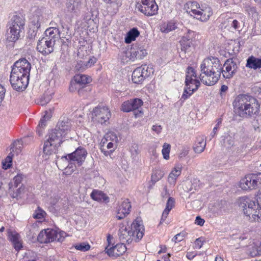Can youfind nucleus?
I'll list each match as a JSON object with an SVG mask.
<instances>
[{
  "label": "nucleus",
  "instance_id": "f257e3e1",
  "mask_svg": "<svg viewBox=\"0 0 261 261\" xmlns=\"http://www.w3.org/2000/svg\"><path fill=\"white\" fill-rule=\"evenodd\" d=\"M199 79L207 86H213L218 82L221 74L225 79H230L236 73L238 66L232 59H228L222 66L218 58L210 57L205 58L200 65Z\"/></svg>",
  "mask_w": 261,
  "mask_h": 261
},
{
  "label": "nucleus",
  "instance_id": "f03ea898",
  "mask_svg": "<svg viewBox=\"0 0 261 261\" xmlns=\"http://www.w3.org/2000/svg\"><path fill=\"white\" fill-rule=\"evenodd\" d=\"M235 114L243 118H250L257 115L260 105L255 97L248 94L238 95L233 102Z\"/></svg>",
  "mask_w": 261,
  "mask_h": 261
},
{
  "label": "nucleus",
  "instance_id": "7ed1b4c3",
  "mask_svg": "<svg viewBox=\"0 0 261 261\" xmlns=\"http://www.w3.org/2000/svg\"><path fill=\"white\" fill-rule=\"evenodd\" d=\"M127 222L121 223L119 225L118 236L120 240L123 243H130L133 240L138 242L143 236L144 229L141 221L137 218L132 224L130 230L127 228Z\"/></svg>",
  "mask_w": 261,
  "mask_h": 261
},
{
  "label": "nucleus",
  "instance_id": "20e7f679",
  "mask_svg": "<svg viewBox=\"0 0 261 261\" xmlns=\"http://www.w3.org/2000/svg\"><path fill=\"white\" fill-rule=\"evenodd\" d=\"M24 24L25 20L22 15H14L9 23V28L6 33L7 40L12 43L18 40L20 38Z\"/></svg>",
  "mask_w": 261,
  "mask_h": 261
},
{
  "label": "nucleus",
  "instance_id": "39448f33",
  "mask_svg": "<svg viewBox=\"0 0 261 261\" xmlns=\"http://www.w3.org/2000/svg\"><path fill=\"white\" fill-rule=\"evenodd\" d=\"M70 130V126L66 121H62L57 124L56 128L49 131L46 136V141H49L55 147H59L62 143V138L68 131Z\"/></svg>",
  "mask_w": 261,
  "mask_h": 261
},
{
  "label": "nucleus",
  "instance_id": "423d86ee",
  "mask_svg": "<svg viewBox=\"0 0 261 261\" xmlns=\"http://www.w3.org/2000/svg\"><path fill=\"white\" fill-rule=\"evenodd\" d=\"M91 81V78L86 75L76 74L70 82L69 90L72 92L77 91L79 95H84L85 92L90 90L89 87L86 85Z\"/></svg>",
  "mask_w": 261,
  "mask_h": 261
},
{
  "label": "nucleus",
  "instance_id": "0eeeda50",
  "mask_svg": "<svg viewBox=\"0 0 261 261\" xmlns=\"http://www.w3.org/2000/svg\"><path fill=\"white\" fill-rule=\"evenodd\" d=\"M143 103V101L141 99L137 98L130 99L123 102L121 110L127 113L133 111L136 118L141 117L143 115L141 110Z\"/></svg>",
  "mask_w": 261,
  "mask_h": 261
},
{
  "label": "nucleus",
  "instance_id": "6e6552de",
  "mask_svg": "<svg viewBox=\"0 0 261 261\" xmlns=\"http://www.w3.org/2000/svg\"><path fill=\"white\" fill-rule=\"evenodd\" d=\"M190 7L191 8H189V10L187 11L189 14L191 16L193 15L195 18L201 21H207L212 15L210 8L201 9L196 2H192Z\"/></svg>",
  "mask_w": 261,
  "mask_h": 261
},
{
  "label": "nucleus",
  "instance_id": "1a4fd4ad",
  "mask_svg": "<svg viewBox=\"0 0 261 261\" xmlns=\"http://www.w3.org/2000/svg\"><path fill=\"white\" fill-rule=\"evenodd\" d=\"M136 9L146 16H152L157 13L158 6L154 0H137Z\"/></svg>",
  "mask_w": 261,
  "mask_h": 261
},
{
  "label": "nucleus",
  "instance_id": "9d476101",
  "mask_svg": "<svg viewBox=\"0 0 261 261\" xmlns=\"http://www.w3.org/2000/svg\"><path fill=\"white\" fill-rule=\"evenodd\" d=\"M154 72L153 69L147 66L143 65L136 68L132 73V81L135 84H141L144 80L149 77Z\"/></svg>",
  "mask_w": 261,
  "mask_h": 261
},
{
  "label": "nucleus",
  "instance_id": "9b49d317",
  "mask_svg": "<svg viewBox=\"0 0 261 261\" xmlns=\"http://www.w3.org/2000/svg\"><path fill=\"white\" fill-rule=\"evenodd\" d=\"M92 115L93 119L99 123L103 124L109 120L111 112L107 107L98 106L93 109Z\"/></svg>",
  "mask_w": 261,
  "mask_h": 261
},
{
  "label": "nucleus",
  "instance_id": "f8f14e48",
  "mask_svg": "<svg viewBox=\"0 0 261 261\" xmlns=\"http://www.w3.org/2000/svg\"><path fill=\"white\" fill-rule=\"evenodd\" d=\"M50 211L56 215L66 214L68 208V203L66 199H59L58 197L50 201Z\"/></svg>",
  "mask_w": 261,
  "mask_h": 261
},
{
  "label": "nucleus",
  "instance_id": "ddd939ff",
  "mask_svg": "<svg viewBox=\"0 0 261 261\" xmlns=\"http://www.w3.org/2000/svg\"><path fill=\"white\" fill-rule=\"evenodd\" d=\"M87 151L82 147H78L74 152L65 156L67 160L76 162L78 166H81L86 159Z\"/></svg>",
  "mask_w": 261,
  "mask_h": 261
},
{
  "label": "nucleus",
  "instance_id": "4468645a",
  "mask_svg": "<svg viewBox=\"0 0 261 261\" xmlns=\"http://www.w3.org/2000/svg\"><path fill=\"white\" fill-rule=\"evenodd\" d=\"M55 44V43L53 41L43 37L41 39L39 40L37 45V49L42 55H48L54 51Z\"/></svg>",
  "mask_w": 261,
  "mask_h": 261
},
{
  "label": "nucleus",
  "instance_id": "2eb2a0df",
  "mask_svg": "<svg viewBox=\"0 0 261 261\" xmlns=\"http://www.w3.org/2000/svg\"><path fill=\"white\" fill-rule=\"evenodd\" d=\"M238 205L240 207H244L248 205V208L243 209L244 214L250 213V212L252 211H255L254 208L259 207L257 203H256L255 201L247 197H241L238 199Z\"/></svg>",
  "mask_w": 261,
  "mask_h": 261
},
{
  "label": "nucleus",
  "instance_id": "dca6fc26",
  "mask_svg": "<svg viewBox=\"0 0 261 261\" xmlns=\"http://www.w3.org/2000/svg\"><path fill=\"white\" fill-rule=\"evenodd\" d=\"M189 77L190 76H188V78L185 80L186 88H185L184 92L180 98V100L182 102H184L185 100L191 96L193 92L195 91L199 86V83L195 81H192V82H194V84H196L195 85H194L193 87L190 85L189 83L191 82V80L190 79Z\"/></svg>",
  "mask_w": 261,
  "mask_h": 261
},
{
  "label": "nucleus",
  "instance_id": "f3484780",
  "mask_svg": "<svg viewBox=\"0 0 261 261\" xmlns=\"http://www.w3.org/2000/svg\"><path fill=\"white\" fill-rule=\"evenodd\" d=\"M106 252L109 256L115 258L122 255L126 251V247L124 243L118 244L115 246L109 248L107 247L105 249Z\"/></svg>",
  "mask_w": 261,
  "mask_h": 261
},
{
  "label": "nucleus",
  "instance_id": "a211bd4d",
  "mask_svg": "<svg viewBox=\"0 0 261 261\" xmlns=\"http://www.w3.org/2000/svg\"><path fill=\"white\" fill-rule=\"evenodd\" d=\"M10 82L12 88L17 91L24 90L29 84V80L25 76L23 79L10 77Z\"/></svg>",
  "mask_w": 261,
  "mask_h": 261
},
{
  "label": "nucleus",
  "instance_id": "6ab92c4d",
  "mask_svg": "<svg viewBox=\"0 0 261 261\" xmlns=\"http://www.w3.org/2000/svg\"><path fill=\"white\" fill-rule=\"evenodd\" d=\"M240 187L244 190H252L257 188L252 174L247 175L240 180Z\"/></svg>",
  "mask_w": 261,
  "mask_h": 261
},
{
  "label": "nucleus",
  "instance_id": "aec40b11",
  "mask_svg": "<svg viewBox=\"0 0 261 261\" xmlns=\"http://www.w3.org/2000/svg\"><path fill=\"white\" fill-rule=\"evenodd\" d=\"M131 205L128 199L124 200L117 209L116 218L118 220H121L129 214Z\"/></svg>",
  "mask_w": 261,
  "mask_h": 261
},
{
  "label": "nucleus",
  "instance_id": "412c9836",
  "mask_svg": "<svg viewBox=\"0 0 261 261\" xmlns=\"http://www.w3.org/2000/svg\"><path fill=\"white\" fill-rule=\"evenodd\" d=\"M194 32L188 30L187 33L182 37L180 41L182 50L186 51L191 46L194 39Z\"/></svg>",
  "mask_w": 261,
  "mask_h": 261
},
{
  "label": "nucleus",
  "instance_id": "4be33fe9",
  "mask_svg": "<svg viewBox=\"0 0 261 261\" xmlns=\"http://www.w3.org/2000/svg\"><path fill=\"white\" fill-rule=\"evenodd\" d=\"M45 36L43 38L53 41L54 43L60 37V31L55 27H51L45 31Z\"/></svg>",
  "mask_w": 261,
  "mask_h": 261
},
{
  "label": "nucleus",
  "instance_id": "5701e85b",
  "mask_svg": "<svg viewBox=\"0 0 261 261\" xmlns=\"http://www.w3.org/2000/svg\"><path fill=\"white\" fill-rule=\"evenodd\" d=\"M59 37L62 40L63 45H68V44L70 42L72 38L71 32L68 25H62V30L60 31Z\"/></svg>",
  "mask_w": 261,
  "mask_h": 261
},
{
  "label": "nucleus",
  "instance_id": "b1692460",
  "mask_svg": "<svg viewBox=\"0 0 261 261\" xmlns=\"http://www.w3.org/2000/svg\"><path fill=\"white\" fill-rule=\"evenodd\" d=\"M8 237L15 249L19 251L22 248V242L19 234L15 232H10L9 233Z\"/></svg>",
  "mask_w": 261,
  "mask_h": 261
},
{
  "label": "nucleus",
  "instance_id": "393cba45",
  "mask_svg": "<svg viewBox=\"0 0 261 261\" xmlns=\"http://www.w3.org/2000/svg\"><path fill=\"white\" fill-rule=\"evenodd\" d=\"M130 49L135 60L142 59L147 55L146 50L142 46L134 45Z\"/></svg>",
  "mask_w": 261,
  "mask_h": 261
},
{
  "label": "nucleus",
  "instance_id": "a878e982",
  "mask_svg": "<svg viewBox=\"0 0 261 261\" xmlns=\"http://www.w3.org/2000/svg\"><path fill=\"white\" fill-rule=\"evenodd\" d=\"M246 67L253 70L260 69L261 58H256L253 56L249 57L246 60Z\"/></svg>",
  "mask_w": 261,
  "mask_h": 261
},
{
  "label": "nucleus",
  "instance_id": "bb28decb",
  "mask_svg": "<svg viewBox=\"0 0 261 261\" xmlns=\"http://www.w3.org/2000/svg\"><path fill=\"white\" fill-rule=\"evenodd\" d=\"M255 211L250 212V213L244 214L247 217V219L251 222L261 221V208L255 207Z\"/></svg>",
  "mask_w": 261,
  "mask_h": 261
},
{
  "label": "nucleus",
  "instance_id": "cd10ccee",
  "mask_svg": "<svg viewBox=\"0 0 261 261\" xmlns=\"http://www.w3.org/2000/svg\"><path fill=\"white\" fill-rule=\"evenodd\" d=\"M12 67L18 68V69L24 72H30L31 65L27 59L22 58L17 61Z\"/></svg>",
  "mask_w": 261,
  "mask_h": 261
},
{
  "label": "nucleus",
  "instance_id": "c85d7f7f",
  "mask_svg": "<svg viewBox=\"0 0 261 261\" xmlns=\"http://www.w3.org/2000/svg\"><path fill=\"white\" fill-rule=\"evenodd\" d=\"M178 24L174 21H170L167 23H163L159 27L160 30L163 33L167 34L176 29Z\"/></svg>",
  "mask_w": 261,
  "mask_h": 261
},
{
  "label": "nucleus",
  "instance_id": "c756f323",
  "mask_svg": "<svg viewBox=\"0 0 261 261\" xmlns=\"http://www.w3.org/2000/svg\"><path fill=\"white\" fill-rule=\"evenodd\" d=\"M41 17L39 15H34L32 17L31 21L33 29V33L31 34L32 37L36 36L38 30L41 26Z\"/></svg>",
  "mask_w": 261,
  "mask_h": 261
},
{
  "label": "nucleus",
  "instance_id": "7c9ffc66",
  "mask_svg": "<svg viewBox=\"0 0 261 261\" xmlns=\"http://www.w3.org/2000/svg\"><path fill=\"white\" fill-rule=\"evenodd\" d=\"M91 198L96 201L99 202H108L109 198L104 193L99 191H93L91 194Z\"/></svg>",
  "mask_w": 261,
  "mask_h": 261
},
{
  "label": "nucleus",
  "instance_id": "2f4dec72",
  "mask_svg": "<svg viewBox=\"0 0 261 261\" xmlns=\"http://www.w3.org/2000/svg\"><path fill=\"white\" fill-rule=\"evenodd\" d=\"M206 146V141L203 137L197 138L196 141L193 147L196 153H200L203 152Z\"/></svg>",
  "mask_w": 261,
  "mask_h": 261
},
{
  "label": "nucleus",
  "instance_id": "473e14b6",
  "mask_svg": "<svg viewBox=\"0 0 261 261\" xmlns=\"http://www.w3.org/2000/svg\"><path fill=\"white\" fill-rule=\"evenodd\" d=\"M120 59L123 64H127L130 61H135L131 49L122 51L120 55Z\"/></svg>",
  "mask_w": 261,
  "mask_h": 261
},
{
  "label": "nucleus",
  "instance_id": "72a5a7b5",
  "mask_svg": "<svg viewBox=\"0 0 261 261\" xmlns=\"http://www.w3.org/2000/svg\"><path fill=\"white\" fill-rule=\"evenodd\" d=\"M24 76L29 80L30 72H24L18 69V68L12 67L10 77L23 79Z\"/></svg>",
  "mask_w": 261,
  "mask_h": 261
},
{
  "label": "nucleus",
  "instance_id": "f704fd0d",
  "mask_svg": "<svg viewBox=\"0 0 261 261\" xmlns=\"http://www.w3.org/2000/svg\"><path fill=\"white\" fill-rule=\"evenodd\" d=\"M140 34L139 31L137 28L132 29L127 33L125 37V42L126 43H130L134 41L136 38L139 36Z\"/></svg>",
  "mask_w": 261,
  "mask_h": 261
},
{
  "label": "nucleus",
  "instance_id": "c9c22d12",
  "mask_svg": "<svg viewBox=\"0 0 261 261\" xmlns=\"http://www.w3.org/2000/svg\"><path fill=\"white\" fill-rule=\"evenodd\" d=\"M244 9L245 12L247 13L248 17L254 20L257 18L258 12L255 7L249 4H246L244 7Z\"/></svg>",
  "mask_w": 261,
  "mask_h": 261
},
{
  "label": "nucleus",
  "instance_id": "e433bc0d",
  "mask_svg": "<svg viewBox=\"0 0 261 261\" xmlns=\"http://www.w3.org/2000/svg\"><path fill=\"white\" fill-rule=\"evenodd\" d=\"M222 143L223 146L230 148L234 144V138L232 136H230L229 133H225L222 136Z\"/></svg>",
  "mask_w": 261,
  "mask_h": 261
},
{
  "label": "nucleus",
  "instance_id": "4c0bfd02",
  "mask_svg": "<svg viewBox=\"0 0 261 261\" xmlns=\"http://www.w3.org/2000/svg\"><path fill=\"white\" fill-rule=\"evenodd\" d=\"M181 168L179 166L175 167L171 172L168 176V181L170 183H174L176 178L181 174Z\"/></svg>",
  "mask_w": 261,
  "mask_h": 261
},
{
  "label": "nucleus",
  "instance_id": "58836bf2",
  "mask_svg": "<svg viewBox=\"0 0 261 261\" xmlns=\"http://www.w3.org/2000/svg\"><path fill=\"white\" fill-rule=\"evenodd\" d=\"M188 76H190L189 78L190 80H191V82H190L189 83V84L190 85H191L193 87L194 85H196V84H194V82H192V81H197V82H198L200 84L199 80L196 79V77H197V75H196L195 71L193 67L189 66L187 68L186 80L187 79V78H188Z\"/></svg>",
  "mask_w": 261,
  "mask_h": 261
},
{
  "label": "nucleus",
  "instance_id": "ea45409f",
  "mask_svg": "<svg viewBox=\"0 0 261 261\" xmlns=\"http://www.w3.org/2000/svg\"><path fill=\"white\" fill-rule=\"evenodd\" d=\"M52 113L53 111L51 109L45 111V114L39 121V124L38 125V127L43 128L44 126H45L46 122L49 120L52 116Z\"/></svg>",
  "mask_w": 261,
  "mask_h": 261
},
{
  "label": "nucleus",
  "instance_id": "a19ab883",
  "mask_svg": "<svg viewBox=\"0 0 261 261\" xmlns=\"http://www.w3.org/2000/svg\"><path fill=\"white\" fill-rule=\"evenodd\" d=\"M22 147V141L21 140H17L15 141L11 145V152H15L16 154H18L21 150Z\"/></svg>",
  "mask_w": 261,
  "mask_h": 261
},
{
  "label": "nucleus",
  "instance_id": "79ce46f5",
  "mask_svg": "<svg viewBox=\"0 0 261 261\" xmlns=\"http://www.w3.org/2000/svg\"><path fill=\"white\" fill-rule=\"evenodd\" d=\"M81 6V0H69L67 7L71 11H76L80 9Z\"/></svg>",
  "mask_w": 261,
  "mask_h": 261
},
{
  "label": "nucleus",
  "instance_id": "37998d69",
  "mask_svg": "<svg viewBox=\"0 0 261 261\" xmlns=\"http://www.w3.org/2000/svg\"><path fill=\"white\" fill-rule=\"evenodd\" d=\"M56 147L51 142L46 140L43 146V152L47 155L50 154Z\"/></svg>",
  "mask_w": 261,
  "mask_h": 261
},
{
  "label": "nucleus",
  "instance_id": "c03bdc74",
  "mask_svg": "<svg viewBox=\"0 0 261 261\" xmlns=\"http://www.w3.org/2000/svg\"><path fill=\"white\" fill-rule=\"evenodd\" d=\"M47 234L46 229L43 230L40 232L37 240L40 243H47L49 242V239L47 240Z\"/></svg>",
  "mask_w": 261,
  "mask_h": 261
},
{
  "label": "nucleus",
  "instance_id": "a18cd8bd",
  "mask_svg": "<svg viewBox=\"0 0 261 261\" xmlns=\"http://www.w3.org/2000/svg\"><path fill=\"white\" fill-rule=\"evenodd\" d=\"M188 185L191 186L190 188L189 189V191L194 192L193 190H198L200 188L201 184L199 179L194 178L192 181L189 182Z\"/></svg>",
  "mask_w": 261,
  "mask_h": 261
},
{
  "label": "nucleus",
  "instance_id": "49530a36",
  "mask_svg": "<svg viewBox=\"0 0 261 261\" xmlns=\"http://www.w3.org/2000/svg\"><path fill=\"white\" fill-rule=\"evenodd\" d=\"M163 171L160 170H155L151 175V181L153 183L160 180L164 176Z\"/></svg>",
  "mask_w": 261,
  "mask_h": 261
},
{
  "label": "nucleus",
  "instance_id": "de8ad7c7",
  "mask_svg": "<svg viewBox=\"0 0 261 261\" xmlns=\"http://www.w3.org/2000/svg\"><path fill=\"white\" fill-rule=\"evenodd\" d=\"M74 247L76 250L83 252L87 251L90 248V245L86 242L76 244L74 245Z\"/></svg>",
  "mask_w": 261,
  "mask_h": 261
},
{
  "label": "nucleus",
  "instance_id": "09e8293b",
  "mask_svg": "<svg viewBox=\"0 0 261 261\" xmlns=\"http://www.w3.org/2000/svg\"><path fill=\"white\" fill-rule=\"evenodd\" d=\"M13 155L14 153H12V152H10L9 155L5 159V162H3V168L7 169L11 166Z\"/></svg>",
  "mask_w": 261,
  "mask_h": 261
},
{
  "label": "nucleus",
  "instance_id": "8fccbe9b",
  "mask_svg": "<svg viewBox=\"0 0 261 261\" xmlns=\"http://www.w3.org/2000/svg\"><path fill=\"white\" fill-rule=\"evenodd\" d=\"M51 98L52 96L51 94H44L39 99L38 103L42 106H45L50 101Z\"/></svg>",
  "mask_w": 261,
  "mask_h": 261
},
{
  "label": "nucleus",
  "instance_id": "3c124183",
  "mask_svg": "<svg viewBox=\"0 0 261 261\" xmlns=\"http://www.w3.org/2000/svg\"><path fill=\"white\" fill-rule=\"evenodd\" d=\"M171 146L169 144L164 143L162 150L163 157L165 159L168 160L169 158V153Z\"/></svg>",
  "mask_w": 261,
  "mask_h": 261
},
{
  "label": "nucleus",
  "instance_id": "603ef678",
  "mask_svg": "<svg viewBox=\"0 0 261 261\" xmlns=\"http://www.w3.org/2000/svg\"><path fill=\"white\" fill-rule=\"evenodd\" d=\"M108 142L109 141L108 139L105 136H104L100 143V150L102 152H103L105 155H108L109 154V152L106 150V145Z\"/></svg>",
  "mask_w": 261,
  "mask_h": 261
},
{
  "label": "nucleus",
  "instance_id": "864d4df0",
  "mask_svg": "<svg viewBox=\"0 0 261 261\" xmlns=\"http://www.w3.org/2000/svg\"><path fill=\"white\" fill-rule=\"evenodd\" d=\"M47 240L49 239V242L57 240L56 231L53 229H47Z\"/></svg>",
  "mask_w": 261,
  "mask_h": 261
},
{
  "label": "nucleus",
  "instance_id": "5fc2aeb1",
  "mask_svg": "<svg viewBox=\"0 0 261 261\" xmlns=\"http://www.w3.org/2000/svg\"><path fill=\"white\" fill-rule=\"evenodd\" d=\"M175 203V199L173 197H169L165 209L168 211V212H170L172 208L174 207Z\"/></svg>",
  "mask_w": 261,
  "mask_h": 261
},
{
  "label": "nucleus",
  "instance_id": "6e6d98bb",
  "mask_svg": "<svg viewBox=\"0 0 261 261\" xmlns=\"http://www.w3.org/2000/svg\"><path fill=\"white\" fill-rule=\"evenodd\" d=\"M105 136L108 139L109 142L117 143L118 138L114 133L110 132L107 133Z\"/></svg>",
  "mask_w": 261,
  "mask_h": 261
},
{
  "label": "nucleus",
  "instance_id": "4d7b16f0",
  "mask_svg": "<svg viewBox=\"0 0 261 261\" xmlns=\"http://www.w3.org/2000/svg\"><path fill=\"white\" fill-rule=\"evenodd\" d=\"M222 119L221 118L217 119V123L215 126L214 127L213 132L211 134V136L212 137V138H214V136L217 134V131L222 124Z\"/></svg>",
  "mask_w": 261,
  "mask_h": 261
},
{
  "label": "nucleus",
  "instance_id": "13d9d810",
  "mask_svg": "<svg viewBox=\"0 0 261 261\" xmlns=\"http://www.w3.org/2000/svg\"><path fill=\"white\" fill-rule=\"evenodd\" d=\"M45 214L46 213L43 210L38 207V210L33 214V218L38 219H42Z\"/></svg>",
  "mask_w": 261,
  "mask_h": 261
},
{
  "label": "nucleus",
  "instance_id": "bf43d9fd",
  "mask_svg": "<svg viewBox=\"0 0 261 261\" xmlns=\"http://www.w3.org/2000/svg\"><path fill=\"white\" fill-rule=\"evenodd\" d=\"M24 177V176L22 174H18L13 178V180L15 187H18V186L21 182Z\"/></svg>",
  "mask_w": 261,
  "mask_h": 261
},
{
  "label": "nucleus",
  "instance_id": "052dcab7",
  "mask_svg": "<svg viewBox=\"0 0 261 261\" xmlns=\"http://www.w3.org/2000/svg\"><path fill=\"white\" fill-rule=\"evenodd\" d=\"M252 175L257 186V188L261 187V172L252 173Z\"/></svg>",
  "mask_w": 261,
  "mask_h": 261
},
{
  "label": "nucleus",
  "instance_id": "680f3d73",
  "mask_svg": "<svg viewBox=\"0 0 261 261\" xmlns=\"http://www.w3.org/2000/svg\"><path fill=\"white\" fill-rule=\"evenodd\" d=\"M185 234V232H182L176 234L172 239V241L175 243L181 241L184 239Z\"/></svg>",
  "mask_w": 261,
  "mask_h": 261
},
{
  "label": "nucleus",
  "instance_id": "e2e57ef3",
  "mask_svg": "<svg viewBox=\"0 0 261 261\" xmlns=\"http://www.w3.org/2000/svg\"><path fill=\"white\" fill-rule=\"evenodd\" d=\"M24 190V187L23 186H21L20 188L16 190V192H14L12 194H11L12 197L14 198H17L19 196H20L22 192H23Z\"/></svg>",
  "mask_w": 261,
  "mask_h": 261
},
{
  "label": "nucleus",
  "instance_id": "0e129e2a",
  "mask_svg": "<svg viewBox=\"0 0 261 261\" xmlns=\"http://www.w3.org/2000/svg\"><path fill=\"white\" fill-rule=\"evenodd\" d=\"M66 232L64 231H60L59 232H57L56 231L57 235V240L58 242H62L64 241V239L66 236Z\"/></svg>",
  "mask_w": 261,
  "mask_h": 261
},
{
  "label": "nucleus",
  "instance_id": "69168bd1",
  "mask_svg": "<svg viewBox=\"0 0 261 261\" xmlns=\"http://www.w3.org/2000/svg\"><path fill=\"white\" fill-rule=\"evenodd\" d=\"M231 27L236 31H239L241 29V24L236 19H234L232 21L231 23Z\"/></svg>",
  "mask_w": 261,
  "mask_h": 261
},
{
  "label": "nucleus",
  "instance_id": "338daca9",
  "mask_svg": "<svg viewBox=\"0 0 261 261\" xmlns=\"http://www.w3.org/2000/svg\"><path fill=\"white\" fill-rule=\"evenodd\" d=\"M255 244L256 245V248H257L258 251H256V252L255 251V252H254V253L253 252L252 253V255H261V242L257 241V242H256L255 243Z\"/></svg>",
  "mask_w": 261,
  "mask_h": 261
},
{
  "label": "nucleus",
  "instance_id": "774afa93",
  "mask_svg": "<svg viewBox=\"0 0 261 261\" xmlns=\"http://www.w3.org/2000/svg\"><path fill=\"white\" fill-rule=\"evenodd\" d=\"M248 253L251 256H255L256 255H252V253L254 252H256V251H258L257 248H256V245L254 243H253L252 245H251L249 246L248 247Z\"/></svg>",
  "mask_w": 261,
  "mask_h": 261
}]
</instances>
